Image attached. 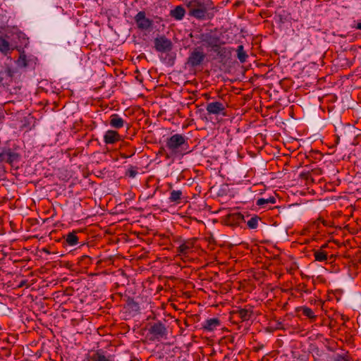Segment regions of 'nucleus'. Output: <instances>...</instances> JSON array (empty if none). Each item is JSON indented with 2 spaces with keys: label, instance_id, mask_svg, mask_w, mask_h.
Returning a JSON list of instances; mask_svg holds the SVG:
<instances>
[{
  "label": "nucleus",
  "instance_id": "39448f33",
  "mask_svg": "<svg viewBox=\"0 0 361 361\" xmlns=\"http://www.w3.org/2000/svg\"><path fill=\"white\" fill-rule=\"evenodd\" d=\"M206 110L209 115H226V105L221 102H212L207 104Z\"/></svg>",
  "mask_w": 361,
  "mask_h": 361
},
{
  "label": "nucleus",
  "instance_id": "9d476101",
  "mask_svg": "<svg viewBox=\"0 0 361 361\" xmlns=\"http://www.w3.org/2000/svg\"><path fill=\"white\" fill-rule=\"evenodd\" d=\"M233 314L237 315L242 322H246L251 319L253 314V307L249 306L248 308H238L232 312Z\"/></svg>",
  "mask_w": 361,
  "mask_h": 361
},
{
  "label": "nucleus",
  "instance_id": "ea45409f",
  "mask_svg": "<svg viewBox=\"0 0 361 361\" xmlns=\"http://www.w3.org/2000/svg\"><path fill=\"white\" fill-rule=\"evenodd\" d=\"M327 247H328L327 244H324L323 245H322V247H320L319 250H323V249H324V248H326Z\"/></svg>",
  "mask_w": 361,
  "mask_h": 361
},
{
  "label": "nucleus",
  "instance_id": "b1692460",
  "mask_svg": "<svg viewBox=\"0 0 361 361\" xmlns=\"http://www.w3.org/2000/svg\"><path fill=\"white\" fill-rule=\"evenodd\" d=\"M314 256L316 261L318 262H324L327 259V253L326 252L317 250L314 251Z\"/></svg>",
  "mask_w": 361,
  "mask_h": 361
},
{
  "label": "nucleus",
  "instance_id": "e433bc0d",
  "mask_svg": "<svg viewBox=\"0 0 361 361\" xmlns=\"http://www.w3.org/2000/svg\"><path fill=\"white\" fill-rule=\"evenodd\" d=\"M27 281L26 280H23L20 281V284L18 285L19 288L23 287L24 286H27Z\"/></svg>",
  "mask_w": 361,
  "mask_h": 361
},
{
  "label": "nucleus",
  "instance_id": "412c9836",
  "mask_svg": "<svg viewBox=\"0 0 361 361\" xmlns=\"http://www.w3.org/2000/svg\"><path fill=\"white\" fill-rule=\"evenodd\" d=\"M183 192L181 190H172L170 193L169 200L171 202L179 204L182 198Z\"/></svg>",
  "mask_w": 361,
  "mask_h": 361
},
{
  "label": "nucleus",
  "instance_id": "2f4dec72",
  "mask_svg": "<svg viewBox=\"0 0 361 361\" xmlns=\"http://www.w3.org/2000/svg\"><path fill=\"white\" fill-rule=\"evenodd\" d=\"M298 289L304 293H309L310 291L307 289V286L305 283H300L298 285Z\"/></svg>",
  "mask_w": 361,
  "mask_h": 361
},
{
  "label": "nucleus",
  "instance_id": "1a4fd4ad",
  "mask_svg": "<svg viewBox=\"0 0 361 361\" xmlns=\"http://www.w3.org/2000/svg\"><path fill=\"white\" fill-rule=\"evenodd\" d=\"M154 48L159 52H168L171 51L173 44L165 36H161L154 39Z\"/></svg>",
  "mask_w": 361,
  "mask_h": 361
},
{
  "label": "nucleus",
  "instance_id": "dca6fc26",
  "mask_svg": "<svg viewBox=\"0 0 361 361\" xmlns=\"http://www.w3.org/2000/svg\"><path fill=\"white\" fill-rule=\"evenodd\" d=\"M185 13V10L182 6H177L170 11V16L177 20H182Z\"/></svg>",
  "mask_w": 361,
  "mask_h": 361
},
{
  "label": "nucleus",
  "instance_id": "f257e3e1",
  "mask_svg": "<svg viewBox=\"0 0 361 361\" xmlns=\"http://www.w3.org/2000/svg\"><path fill=\"white\" fill-rule=\"evenodd\" d=\"M190 16L200 20L214 17V6L211 0H190L186 4Z\"/></svg>",
  "mask_w": 361,
  "mask_h": 361
},
{
  "label": "nucleus",
  "instance_id": "4c0bfd02",
  "mask_svg": "<svg viewBox=\"0 0 361 361\" xmlns=\"http://www.w3.org/2000/svg\"><path fill=\"white\" fill-rule=\"evenodd\" d=\"M4 80V72L0 71V84L3 82Z\"/></svg>",
  "mask_w": 361,
  "mask_h": 361
},
{
  "label": "nucleus",
  "instance_id": "a211bd4d",
  "mask_svg": "<svg viewBox=\"0 0 361 361\" xmlns=\"http://www.w3.org/2000/svg\"><path fill=\"white\" fill-rule=\"evenodd\" d=\"M79 238L75 231L68 233L65 237V242L68 245L74 246L78 243Z\"/></svg>",
  "mask_w": 361,
  "mask_h": 361
},
{
  "label": "nucleus",
  "instance_id": "c85d7f7f",
  "mask_svg": "<svg viewBox=\"0 0 361 361\" xmlns=\"http://www.w3.org/2000/svg\"><path fill=\"white\" fill-rule=\"evenodd\" d=\"M18 63L19 66H23V67L27 66L26 56L24 54L20 55L18 60Z\"/></svg>",
  "mask_w": 361,
  "mask_h": 361
},
{
  "label": "nucleus",
  "instance_id": "4468645a",
  "mask_svg": "<svg viewBox=\"0 0 361 361\" xmlns=\"http://www.w3.org/2000/svg\"><path fill=\"white\" fill-rule=\"evenodd\" d=\"M202 41L208 47H212L217 42H220L221 39L216 35H212V33H205L202 35Z\"/></svg>",
  "mask_w": 361,
  "mask_h": 361
},
{
  "label": "nucleus",
  "instance_id": "20e7f679",
  "mask_svg": "<svg viewBox=\"0 0 361 361\" xmlns=\"http://www.w3.org/2000/svg\"><path fill=\"white\" fill-rule=\"evenodd\" d=\"M150 341H159L166 338L167 335V329L161 322H157L150 326L148 329Z\"/></svg>",
  "mask_w": 361,
  "mask_h": 361
},
{
  "label": "nucleus",
  "instance_id": "423d86ee",
  "mask_svg": "<svg viewBox=\"0 0 361 361\" xmlns=\"http://www.w3.org/2000/svg\"><path fill=\"white\" fill-rule=\"evenodd\" d=\"M137 27L141 30H147L152 27L153 20L146 17L145 11H139L134 17Z\"/></svg>",
  "mask_w": 361,
  "mask_h": 361
},
{
  "label": "nucleus",
  "instance_id": "473e14b6",
  "mask_svg": "<svg viewBox=\"0 0 361 361\" xmlns=\"http://www.w3.org/2000/svg\"><path fill=\"white\" fill-rule=\"evenodd\" d=\"M4 72V75H6L8 77L11 78L13 76V71L11 68H7Z\"/></svg>",
  "mask_w": 361,
  "mask_h": 361
},
{
  "label": "nucleus",
  "instance_id": "2eb2a0df",
  "mask_svg": "<svg viewBox=\"0 0 361 361\" xmlns=\"http://www.w3.org/2000/svg\"><path fill=\"white\" fill-rule=\"evenodd\" d=\"M125 121L116 114H114L110 116L109 125L114 128L118 129L123 127Z\"/></svg>",
  "mask_w": 361,
  "mask_h": 361
},
{
  "label": "nucleus",
  "instance_id": "9b49d317",
  "mask_svg": "<svg viewBox=\"0 0 361 361\" xmlns=\"http://www.w3.org/2000/svg\"><path fill=\"white\" fill-rule=\"evenodd\" d=\"M88 361H114V355H106L102 350H97L88 359Z\"/></svg>",
  "mask_w": 361,
  "mask_h": 361
},
{
  "label": "nucleus",
  "instance_id": "6ab92c4d",
  "mask_svg": "<svg viewBox=\"0 0 361 361\" xmlns=\"http://www.w3.org/2000/svg\"><path fill=\"white\" fill-rule=\"evenodd\" d=\"M297 311L302 312V313L305 316H306L307 317H308L309 319H310L312 320H314L317 317L316 315L314 314V312L312 311V310L306 306L298 307Z\"/></svg>",
  "mask_w": 361,
  "mask_h": 361
},
{
  "label": "nucleus",
  "instance_id": "f3484780",
  "mask_svg": "<svg viewBox=\"0 0 361 361\" xmlns=\"http://www.w3.org/2000/svg\"><path fill=\"white\" fill-rule=\"evenodd\" d=\"M220 326V321L217 318H212L205 321L203 325L204 330L212 331Z\"/></svg>",
  "mask_w": 361,
  "mask_h": 361
},
{
  "label": "nucleus",
  "instance_id": "5701e85b",
  "mask_svg": "<svg viewBox=\"0 0 361 361\" xmlns=\"http://www.w3.org/2000/svg\"><path fill=\"white\" fill-rule=\"evenodd\" d=\"M322 173V170L320 168H314L307 173H302V176H305L307 179H311L314 181L312 176H319Z\"/></svg>",
  "mask_w": 361,
  "mask_h": 361
},
{
  "label": "nucleus",
  "instance_id": "f704fd0d",
  "mask_svg": "<svg viewBox=\"0 0 361 361\" xmlns=\"http://www.w3.org/2000/svg\"><path fill=\"white\" fill-rule=\"evenodd\" d=\"M268 203L270 204H275L276 203V198L274 197H270L267 198Z\"/></svg>",
  "mask_w": 361,
  "mask_h": 361
},
{
  "label": "nucleus",
  "instance_id": "4be33fe9",
  "mask_svg": "<svg viewBox=\"0 0 361 361\" xmlns=\"http://www.w3.org/2000/svg\"><path fill=\"white\" fill-rule=\"evenodd\" d=\"M11 51L9 42L4 38L0 37V52L7 55Z\"/></svg>",
  "mask_w": 361,
  "mask_h": 361
},
{
  "label": "nucleus",
  "instance_id": "7ed1b4c3",
  "mask_svg": "<svg viewBox=\"0 0 361 361\" xmlns=\"http://www.w3.org/2000/svg\"><path fill=\"white\" fill-rule=\"evenodd\" d=\"M206 57L203 49L200 47L194 48L187 59L186 64L189 67L196 68L202 64Z\"/></svg>",
  "mask_w": 361,
  "mask_h": 361
},
{
  "label": "nucleus",
  "instance_id": "58836bf2",
  "mask_svg": "<svg viewBox=\"0 0 361 361\" xmlns=\"http://www.w3.org/2000/svg\"><path fill=\"white\" fill-rule=\"evenodd\" d=\"M42 252L47 253V254H50L49 250L45 247L42 249Z\"/></svg>",
  "mask_w": 361,
  "mask_h": 361
},
{
  "label": "nucleus",
  "instance_id": "6e6552de",
  "mask_svg": "<svg viewBox=\"0 0 361 361\" xmlns=\"http://www.w3.org/2000/svg\"><path fill=\"white\" fill-rule=\"evenodd\" d=\"M224 222L226 226L235 227L240 226L241 224L245 223V216L240 212L228 214L224 219Z\"/></svg>",
  "mask_w": 361,
  "mask_h": 361
},
{
  "label": "nucleus",
  "instance_id": "0eeeda50",
  "mask_svg": "<svg viewBox=\"0 0 361 361\" xmlns=\"http://www.w3.org/2000/svg\"><path fill=\"white\" fill-rule=\"evenodd\" d=\"M20 154L10 148H4L0 153V161H5L11 166L19 161Z\"/></svg>",
  "mask_w": 361,
  "mask_h": 361
},
{
  "label": "nucleus",
  "instance_id": "7c9ffc66",
  "mask_svg": "<svg viewBox=\"0 0 361 361\" xmlns=\"http://www.w3.org/2000/svg\"><path fill=\"white\" fill-rule=\"evenodd\" d=\"M257 205V206H259V207H264V205L265 204H269L268 203V201H267V199H264V198H259L257 200V202H256Z\"/></svg>",
  "mask_w": 361,
  "mask_h": 361
},
{
  "label": "nucleus",
  "instance_id": "a878e982",
  "mask_svg": "<svg viewBox=\"0 0 361 361\" xmlns=\"http://www.w3.org/2000/svg\"><path fill=\"white\" fill-rule=\"evenodd\" d=\"M259 219H260L259 217H258L256 215L251 217L250 219L248 220L247 222V225L248 228L250 229L257 228L258 226V222H259Z\"/></svg>",
  "mask_w": 361,
  "mask_h": 361
},
{
  "label": "nucleus",
  "instance_id": "c756f323",
  "mask_svg": "<svg viewBox=\"0 0 361 361\" xmlns=\"http://www.w3.org/2000/svg\"><path fill=\"white\" fill-rule=\"evenodd\" d=\"M221 42H217L214 46H212L211 48L213 50L214 52H215L216 54L220 51L221 49H222L223 47L221 46Z\"/></svg>",
  "mask_w": 361,
  "mask_h": 361
},
{
  "label": "nucleus",
  "instance_id": "72a5a7b5",
  "mask_svg": "<svg viewBox=\"0 0 361 361\" xmlns=\"http://www.w3.org/2000/svg\"><path fill=\"white\" fill-rule=\"evenodd\" d=\"M335 361H350V360L344 357L338 356L336 358Z\"/></svg>",
  "mask_w": 361,
  "mask_h": 361
},
{
  "label": "nucleus",
  "instance_id": "c9c22d12",
  "mask_svg": "<svg viewBox=\"0 0 361 361\" xmlns=\"http://www.w3.org/2000/svg\"><path fill=\"white\" fill-rule=\"evenodd\" d=\"M353 27L361 30V22H358L357 23L353 25Z\"/></svg>",
  "mask_w": 361,
  "mask_h": 361
},
{
  "label": "nucleus",
  "instance_id": "f8f14e48",
  "mask_svg": "<svg viewBox=\"0 0 361 361\" xmlns=\"http://www.w3.org/2000/svg\"><path fill=\"white\" fill-rule=\"evenodd\" d=\"M194 247V240L189 239L177 247V252L179 255L187 256Z\"/></svg>",
  "mask_w": 361,
  "mask_h": 361
},
{
  "label": "nucleus",
  "instance_id": "cd10ccee",
  "mask_svg": "<svg viewBox=\"0 0 361 361\" xmlns=\"http://www.w3.org/2000/svg\"><path fill=\"white\" fill-rule=\"evenodd\" d=\"M137 173L136 168L134 166H130L126 172V176L130 178H134Z\"/></svg>",
  "mask_w": 361,
  "mask_h": 361
},
{
  "label": "nucleus",
  "instance_id": "ddd939ff",
  "mask_svg": "<svg viewBox=\"0 0 361 361\" xmlns=\"http://www.w3.org/2000/svg\"><path fill=\"white\" fill-rule=\"evenodd\" d=\"M120 140L121 135L116 130H109L104 135V141L106 145L114 144Z\"/></svg>",
  "mask_w": 361,
  "mask_h": 361
},
{
  "label": "nucleus",
  "instance_id": "393cba45",
  "mask_svg": "<svg viewBox=\"0 0 361 361\" xmlns=\"http://www.w3.org/2000/svg\"><path fill=\"white\" fill-rule=\"evenodd\" d=\"M232 52L231 48L223 47L222 49L217 54V56L221 59L229 58Z\"/></svg>",
  "mask_w": 361,
  "mask_h": 361
},
{
  "label": "nucleus",
  "instance_id": "aec40b11",
  "mask_svg": "<svg viewBox=\"0 0 361 361\" xmlns=\"http://www.w3.org/2000/svg\"><path fill=\"white\" fill-rule=\"evenodd\" d=\"M236 53H237V58L240 61V63H245L247 61V59L248 58V55L246 53V51L244 50L243 45L238 46L237 49H236Z\"/></svg>",
  "mask_w": 361,
  "mask_h": 361
},
{
  "label": "nucleus",
  "instance_id": "bb28decb",
  "mask_svg": "<svg viewBox=\"0 0 361 361\" xmlns=\"http://www.w3.org/2000/svg\"><path fill=\"white\" fill-rule=\"evenodd\" d=\"M128 306L132 310L137 311L139 310V305L137 302H135L133 299H128Z\"/></svg>",
  "mask_w": 361,
  "mask_h": 361
},
{
  "label": "nucleus",
  "instance_id": "a19ab883",
  "mask_svg": "<svg viewBox=\"0 0 361 361\" xmlns=\"http://www.w3.org/2000/svg\"><path fill=\"white\" fill-rule=\"evenodd\" d=\"M83 257H84L85 259H90V257H89L87 255H85V256H83Z\"/></svg>",
  "mask_w": 361,
  "mask_h": 361
},
{
  "label": "nucleus",
  "instance_id": "f03ea898",
  "mask_svg": "<svg viewBox=\"0 0 361 361\" xmlns=\"http://www.w3.org/2000/svg\"><path fill=\"white\" fill-rule=\"evenodd\" d=\"M188 137L181 134H175L166 140V147L169 151L170 155L166 157L183 156L189 152Z\"/></svg>",
  "mask_w": 361,
  "mask_h": 361
}]
</instances>
